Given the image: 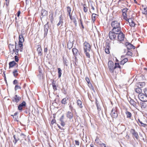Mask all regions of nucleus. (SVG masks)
<instances>
[{
    "label": "nucleus",
    "mask_w": 147,
    "mask_h": 147,
    "mask_svg": "<svg viewBox=\"0 0 147 147\" xmlns=\"http://www.w3.org/2000/svg\"><path fill=\"white\" fill-rule=\"evenodd\" d=\"M147 95L143 93H140L138 95V97L139 99L142 102L147 101Z\"/></svg>",
    "instance_id": "nucleus-1"
},
{
    "label": "nucleus",
    "mask_w": 147,
    "mask_h": 147,
    "mask_svg": "<svg viewBox=\"0 0 147 147\" xmlns=\"http://www.w3.org/2000/svg\"><path fill=\"white\" fill-rule=\"evenodd\" d=\"M108 68L110 72L113 73L114 71V63L112 61H109L108 63Z\"/></svg>",
    "instance_id": "nucleus-2"
},
{
    "label": "nucleus",
    "mask_w": 147,
    "mask_h": 147,
    "mask_svg": "<svg viewBox=\"0 0 147 147\" xmlns=\"http://www.w3.org/2000/svg\"><path fill=\"white\" fill-rule=\"evenodd\" d=\"M84 52L90 51V46L89 44L86 42L84 43Z\"/></svg>",
    "instance_id": "nucleus-3"
},
{
    "label": "nucleus",
    "mask_w": 147,
    "mask_h": 147,
    "mask_svg": "<svg viewBox=\"0 0 147 147\" xmlns=\"http://www.w3.org/2000/svg\"><path fill=\"white\" fill-rule=\"evenodd\" d=\"M116 34L112 31H110L109 34V36L110 39L112 40H114L116 38Z\"/></svg>",
    "instance_id": "nucleus-4"
},
{
    "label": "nucleus",
    "mask_w": 147,
    "mask_h": 147,
    "mask_svg": "<svg viewBox=\"0 0 147 147\" xmlns=\"http://www.w3.org/2000/svg\"><path fill=\"white\" fill-rule=\"evenodd\" d=\"M130 132L132 135V136L133 138H135L137 140L138 139L139 137L138 133L134 129H131L130 130Z\"/></svg>",
    "instance_id": "nucleus-5"
},
{
    "label": "nucleus",
    "mask_w": 147,
    "mask_h": 147,
    "mask_svg": "<svg viewBox=\"0 0 147 147\" xmlns=\"http://www.w3.org/2000/svg\"><path fill=\"white\" fill-rule=\"evenodd\" d=\"M111 25L113 28L120 26V22L117 21H113L111 22Z\"/></svg>",
    "instance_id": "nucleus-6"
},
{
    "label": "nucleus",
    "mask_w": 147,
    "mask_h": 147,
    "mask_svg": "<svg viewBox=\"0 0 147 147\" xmlns=\"http://www.w3.org/2000/svg\"><path fill=\"white\" fill-rule=\"evenodd\" d=\"M111 31H113V32L115 33V34H117V35L119 33L122 32L121 28L120 26L118 27L117 28H113Z\"/></svg>",
    "instance_id": "nucleus-7"
},
{
    "label": "nucleus",
    "mask_w": 147,
    "mask_h": 147,
    "mask_svg": "<svg viewBox=\"0 0 147 147\" xmlns=\"http://www.w3.org/2000/svg\"><path fill=\"white\" fill-rule=\"evenodd\" d=\"M117 39L118 40L120 41H122L124 40L125 35L122 32L119 33L117 34Z\"/></svg>",
    "instance_id": "nucleus-8"
},
{
    "label": "nucleus",
    "mask_w": 147,
    "mask_h": 147,
    "mask_svg": "<svg viewBox=\"0 0 147 147\" xmlns=\"http://www.w3.org/2000/svg\"><path fill=\"white\" fill-rule=\"evenodd\" d=\"M77 18V16L75 14L70 17V19L74 24L75 26L77 25V22L76 18Z\"/></svg>",
    "instance_id": "nucleus-9"
},
{
    "label": "nucleus",
    "mask_w": 147,
    "mask_h": 147,
    "mask_svg": "<svg viewBox=\"0 0 147 147\" xmlns=\"http://www.w3.org/2000/svg\"><path fill=\"white\" fill-rule=\"evenodd\" d=\"M111 114L112 117L113 118H116L118 116L117 112L115 109H112Z\"/></svg>",
    "instance_id": "nucleus-10"
},
{
    "label": "nucleus",
    "mask_w": 147,
    "mask_h": 147,
    "mask_svg": "<svg viewBox=\"0 0 147 147\" xmlns=\"http://www.w3.org/2000/svg\"><path fill=\"white\" fill-rule=\"evenodd\" d=\"M125 45L128 50H130L131 49H134L135 48L134 46L129 42H126L125 44Z\"/></svg>",
    "instance_id": "nucleus-11"
},
{
    "label": "nucleus",
    "mask_w": 147,
    "mask_h": 147,
    "mask_svg": "<svg viewBox=\"0 0 147 147\" xmlns=\"http://www.w3.org/2000/svg\"><path fill=\"white\" fill-rule=\"evenodd\" d=\"M21 99V97L17 95H16L13 98L12 101L18 103Z\"/></svg>",
    "instance_id": "nucleus-12"
},
{
    "label": "nucleus",
    "mask_w": 147,
    "mask_h": 147,
    "mask_svg": "<svg viewBox=\"0 0 147 147\" xmlns=\"http://www.w3.org/2000/svg\"><path fill=\"white\" fill-rule=\"evenodd\" d=\"M26 102L24 101L22 102L20 104L18 107V109L20 111H22V109L25 107L26 106Z\"/></svg>",
    "instance_id": "nucleus-13"
},
{
    "label": "nucleus",
    "mask_w": 147,
    "mask_h": 147,
    "mask_svg": "<svg viewBox=\"0 0 147 147\" xmlns=\"http://www.w3.org/2000/svg\"><path fill=\"white\" fill-rule=\"evenodd\" d=\"M49 25L48 23H47L45 25H44V36H46L47 34L49 28Z\"/></svg>",
    "instance_id": "nucleus-14"
},
{
    "label": "nucleus",
    "mask_w": 147,
    "mask_h": 147,
    "mask_svg": "<svg viewBox=\"0 0 147 147\" xmlns=\"http://www.w3.org/2000/svg\"><path fill=\"white\" fill-rule=\"evenodd\" d=\"M19 48H17V43L15 42V49L13 48V52H15V54L16 55H18V51H19Z\"/></svg>",
    "instance_id": "nucleus-15"
},
{
    "label": "nucleus",
    "mask_w": 147,
    "mask_h": 147,
    "mask_svg": "<svg viewBox=\"0 0 147 147\" xmlns=\"http://www.w3.org/2000/svg\"><path fill=\"white\" fill-rule=\"evenodd\" d=\"M41 15L43 18L44 16H46L47 14V11L44 9H42L41 11Z\"/></svg>",
    "instance_id": "nucleus-16"
},
{
    "label": "nucleus",
    "mask_w": 147,
    "mask_h": 147,
    "mask_svg": "<svg viewBox=\"0 0 147 147\" xmlns=\"http://www.w3.org/2000/svg\"><path fill=\"white\" fill-rule=\"evenodd\" d=\"M64 118V116L63 115H62L60 118V121H61V124L63 126H64L65 125V123L63 121V119Z\"/></svg>",
    "instance_id": "nucleus-17"
},
{
    "label": "nucleus",
    "mask_w": 147,
    "mask_h": 147,
    "mask_svg": "<svg viewBox=\"0 0 147 147\" xmlns=\"http://www.w3.org/2000/svg\"><path fill=\"white\" fill-rule=\"evenodd\" d=\"M37 51L38 54L40 55H42V50L40 46L39 45H38L37 46Z\"/></svg>",
    "instance_id": "nucleus-18"
},
{
    "label": "nucleus",
    "mask_w": 147,
    "mask_h": 147,
    "mask_svg": "<svg viewBox=\"0 0 147 147\" xmlns=\"http://www.w3.org/2000/svg\"><path fill=\"white\" fill-rule=\"evenodd\" d=\"M145 85V84L144 82H139L137 84V87L141 88L144 86Z\"/></svg>",
    "instance_id": "nucleus-19"
},
{
    "label": "nucleus",
    "mask_w": 147,
    "mask_h": 147,
    "mask_svg": "<svg viewBox=\"0 0 147 147\" xmlns=\"http://www.w3.org/2000/svg\"><path fill=\"white\" fill-rule=\"evenodd\" d=\"M16 64L17 65V66L18 65L14 61L10 62L9 63V67H12Z\"/></svg>",
    "instance_id": "nucleus-20"
},
{
    "label": "nucleus",
    "mask_w": 147,
    "mask_h": 147,
    "mask_svg": "<svg viewBox=\"0 0 147 147\" xmlns=\"http://www.w3.org/2000/svg\"><path fill=\"white\" fill-rule=\"evenodd\" d=\"M61 16L59 17V23L57 24V26H59L61 25V26H62L63 23V21L62 19H61Z\"/></svg>",
    "instance_id": "nucleus-21"
},
{
    "label": "nucleus",
    "mask_w": 147,
    "mask_h": 147,
    "mask_svg": "<svg viewBox=\"0 0 147 147\" xmlns=\"http://www.w3.org/2000/svg\"><path fill=\"white\" fill-rule=\"evenodd\" d=\"M73 114L72 113L69 111H68L67 112V117L69 119H71L73 117Z\"/></svg>",
    "instance_id": "nucleus-22"
},
{
    "label": "nucleus",
    "mask_w": 147,
    "mask_h": 147,
    "mask_svg": "<svg viewBox=\"0 0 147 147\" xmlns=\"http://www.w3.org/2000/svg\"><path fill=\"white\" fill-rule=\"evenodd\" d=\"M24 41L23 36L19 35V42H23Z\"/></svg>",
    "instance_id": "nucleus-23"
},
{
    "label": "nucleus",
    "mask_w": 147,
    "mask_h": 147,
    "mask_svg": "<svg viewBox=\"0 0 147 147\" xmlns=\"http://www.w3.org/2000/svg\"><path fill=\"white\" fill-rule=\"evenodd\" d=\"M50 20L51 21V23H52L54 20V17L53 16V13H51L50 14L49 16Z\"/></svg>",
    "instance_id": "nucleus-24"
},
{
    "label": "nucleus",
    "mask_w": 147,
    "mask_h": 147,
    "mask_svg": "<svg viewBox=\"0 0 147 147\" xmlns=\"http://www.w3.org/2000/svg\"><path fill=\"white\" fill-rule=\"evenodd\" d=\"M129 102L130 104L131 105H132L134 107L136 106V103L132 99H131Z\"/></svg>",
    "instance_id": "nucleus-25"
},
{
    "label": "nucleus",
    "mask_w": 147,
    "mask_h": 147,
    "mask_svg": "<svg viewBox=\"0 0 147 147\" xmlns=\"http://www.w3.org/2000/svg\"><path fill=\"white\" fill-rule=\"evenodd\" d=\"M109 45H107L105 48V53L108 54L110 53V51L109 50Z\"/></svg>",
    "instance_id": "nucleus-26"
},
{
    "label": "nucleus",
    "mask_w": 147,
    "mask_h": 147,
    "mask_svg": "<svg viewBox=\"0 0 147 147\" xmlns=\"http://www.w3.org/2000/svg\"><path fill=\"white\" fill-rule=\"evenodd\" d=\"M77 103L78 105V106L80 108H82L83 107V106L82 105V102L80 100H78L77 101Z\"/></svg>",
    "instance_id": "nucleus-27"
},
{
    "label": "nucleus",
    "mask_w": 147,
    "mask_h": 147,
    "mask_svg": "<svg viewBox=\"0 0 147 147\" xmlns=\"http://www.w3.org/2000/svg\"><path fill=\"white\" fill-rule=\"evenodd\" d=\"M58 77L59 78H60L61 76V75L62 74L61 72L62 70L60 68H58Z\"/></svg>",
    "instance_id": "nucleus-28"
},
{
    "label": "nucleus",
    "mask_w": 147,
    "mask_h": 147,
    "mask_svg": "<svg viewBox=\"0 0 147 147\" xmlns=\"http://www.w3.org/2000/svg\"><path fill=\"white\" fill-rule=\"evenodd\" d=\"M135 91L136 93H139V94L140 93H142L141 92H142V90L140 88L138 87L137 88H136L135 89Z\"/></svg>",
    "instance_id": "nucleus-29"
},
{
    "label": "nucleus",
    "mask_w": 147,
    "mask_h": 147,
    "mask_svg": "<svg viewBox=\"0 0 147 147\" xmlns=\"http://www.w3.org/2000/svg\"><path fill=\"white\" fill-rule=\"evenodd\" d=\"M72 51L74 55H76L78 54V50L76 48H73L72 49Z\"/></svg>",
    "instance_id": "nucleus-30"
},
{
    "label": "nucleus",
    "mask_w": 147,
    "mask_h": 147,
    "mask_svg": "<svg viewBox=\"0 0 147 147\" xmlns=\"http://www.w3.org/2000/svg\"><path fill=\"white\" fill-rule=\"evenodd\" d=\"M63 61L64 65L67 66L68 61L66 58H65L64 57H63Z\"/></svg>",
    "instance_id": "nucleus-31"
},
{
    "label": "nucleus",
    "mask_w": 147,
    "mask_h": 147,
    "mask_svg": "<svg viewBox=\"0 0 147 147\" xmlns=\"http://www.w3.org/2000/svg\"><path fill=\"white\" fill-rule=\"evenodd\" d=\"M68 98H63L61 101V103L62 104H65L67 103V101L68 100Z\"/></svg>",
    "instance_id": "nucleus-32"
},
{
    "label": "nucleus",
    "mask_w": 147,
    "mask_h": 147,
    "mask_svg": "<svg viewBox=\"0 0 147 147\" xmlns=\"http://www.w3.org/2000/svg\"><path fill=\"white\" fill-rule=\"evenodd\" d=\"M127 117V118H130L131 116V114L129 111H126L125 112Z\"/></svg>",
    "instance_id": "nucleus-33"
},
{
    "label": "nucleus",
    "mask_w": 147,
    "mask_h": 147,
    "mask_svg": "<svg viewBox=\"0 0 147 147\" xmlns=\"http://www.w3.org/2000/svg\"><path fill=\"white\" fill-rule=\"evenodd\" d=\"M13 76L15 77H16L18 75V71L17 70V69H15L13 70Z\"/></svg>",
    "instance_id": "nucleus-34"
},
{
    "label": "nucleus",
    "mask_w": 147,
    "mask_h": 147,
    "mask_svg": "<svg viewBox=\"0 0 147 147\" xmlns=\"http://www.w3.org/2000/svg\"><path fill=\"white\" fill-rule=\"evenodd\" d=\"M96 14L95 13H92V16L91 19L93 22H94L95 20L96 16Z\"/></svg>",
    "instance_id": "nucleus-35"
},
{
    "label": "nucleus",
    "mask_w": 147,
    "mask_h": 147,
    "mask_svg": "<svg viewBox=\"0 0 147 147\" xmlns=\"http://www.w3.org/2000/svg\"><path fill=\"white\" fill-rule=\"evenodd\" d=\"M13 137L14 140V141H13V142H14L15 144H16L19 139L18 137H16V136L15 135H14Z\"/></svg>",
    "instance_id": "nucleus-36"
},
{
    "label": "nucleus",
    "mask_w": 147,
    "mask_h": 147,
    "mask_svg": "<svg viewBox=\"0 0 147 147\" xmlns=\"http://www.w3.org/2000/svg\"><path fill=\"white\" fill-rule=\"evenodd\" d=\"M67 48L69 49H70L73 46V45L71 42H68L67 43Z\"/></svg>",
    "instance_id": "nucleus-37"
},
{
    "label": "nucleus",
    "mask_w": 147,
    "mask_h": 147,
    "mask_svg": "<svg viewBox=\"0 0 147 147\" xmlns=\"http://www.w3.org/2000/svg\"><path fill=\"white\" fill-rule=\"evenodd\" d=\"M23 42H18V44L17 45V48H23V45L22 44Z\"/></svg>",
    "instance_id": "nucleus-38"
},
{
    "label": "nucleus",
    "mask_w": 147,
    "mask_h": 147,
    "mask_svg": "<svg viewBox=\"0 0 147 147\" xmlns=\"http://www.w3.org/2000/svg\"><path fill=\"white\" fill-rule=\"evenodd\" d=\"M96 105L97 107L98 110V111H100L101 109V108L100 105H99V104L98 103V102L97 100H96Z\"/></svg>",
    "instance_id": "nucleus-39"
},
{
    "label": "nucleus",
    "mask_w": 147,
    "mask_h": 147,
    "mask_svg": "<svg viewBox=\"0 0 147 147\" xmlns=\"http://www.w3.org/2000/svg\"><path fill=\"white\" fill-rule=\"evenodd\" d=\"M132 55L133 53L132 52L129 51V50H128V51L127 52L126 55L128 56H131Z\"/></svg>",
    "instance_id": "nucleus-40"
},
{
    "label": "nucleus",
    "mask_w": 147,
    "mask_h": 147,
    "mask_svg": "<svg viewBox=\"0 0 147 147\" xmlns=\"http://www.w3.org/2000/svg\"><path fill=\"white\" fill-rule=\"evenodd\" d=\"M83 9L84 11L85 12H87L88 11L87 7H86V4H84L83 5Z\"/></svg>",
    "instance_id": "nucleus-41"
},
{
    "label": "nucleus",
    "mask_w": 147,
    "mask_h": 147,
    "mask_svg": "<svg viewBox=\"0 0 147 147\" xmlns=\"http://www.w3.org/2000/svg\"><path fill=\"white\" fill-rule=\"evenodd\" d=\"M25 31L24 29H22L21 31V32L20 33H19V35H22V36H23L25 34Z\"/></svg>",
    "instance_id": "nucleus-42"
},
{
    "label": "nucleus",
    "mask_w": 147,
    "mask_h": 147,
    "mask_svg": "<svg viewBox=\"0 0 147 147\" xmlns=\"http://www.w3.org/2000/svg\"><path fill=\"white\" fill-rule=\"evenodd\" d=\"M147 7H145L144 8V10L143 11L142 13L145 15L147 14Z\"/></svg>",
    "instance_id": "nucleus-43"
},
{
    "label": "nucleus",
    "mask_w": 147,
    "mask_h": 147,
    "mask_svg": "<svg viewBox=\"0 0 147 147\" xmlns=\"http://www.w3.org/2000/svg\"><path fill=\"white\" fill-rule=\"evenodd\" d=\"M131 23H130L129 25L131 27H134L135 25L134 22L133 20H131Z\"/></svg>",
    "instance_id": "nucleus-44"
},
{
    "label": "nucleus",
    "mask_w": 147,
    "mask_h": 147,
    "mask_svg": "<svg viewBox=\"0 0 147 147\" xmlns=\"http://www.w3.org/2000/svg\"><path fill=\"white\" fill-rule=\"evenodd\" d=\"M123 13V16L124 17V19L127 21V14L126 13Z\"/></svg>",
    "instance_id": "nucleus-45"
},
{
    "label": "nucleus",
    "mask_w": 147,
    "mask_h": 147,
    "mask_svg": "<svg viewBox=\"0 0 147 147\" xmlns=\"http://www.w3.org/2000/svg\"><path fill=\"white\" fill-rule=\"evenodd\" d=\"M86 82H87V83L88 84H91L90 83V80H89V78L88 77H86Z\"/></svg>",
    "instance_id": "nucleus-46"
},
{
    "label": "nucleus",
    "mask_w": 147,
    "mask_h": 147,
    "mask_svg": "<svg viewBox=\"0 0 147 147\" xmlns=\"http://www.w3.org/2000/svg\"><path fill=\"white\" fill-rule=\"evenodd\" d=\"M53 88L54 91H56L57 90V86L55 84L52 86Z\"/></svg>",
    "instance_id": "nucleus-47"
},
{
    "label": "nucleus",
    "mask_w": 147,
    "mask_h": 147,
    "mask_svg": "<svg viewBox=\"0 0 147 147\" xmlns=\"http://www.w3.org/2000/svg\"><path fill=\"white\" fill-rule=\"evenodd\" d=\"M21 88L18 85H16L15 87V90H16L18 89H21Z\"/></svg>",
    "instance_id": "nucleus-48"
},
{
    "label": "nucleus",
    "mask_w": 147,
    "mask_h": 147,
    "mask_svg": "<svg viewBox=\"0 0 147 147\" xmlns=\"http://www.w3.org/2000/svg\"><path fill=\"white\" fill-rule=\"evenodd\" d=\"M87 52L88 51L84 52V53H85L87 57L89 58L90 57V55L89 53Z\"/></svg>",
    "instance_id": "nucleus-49"
},
{
    "label": "nucleus",
    "mask_w": 147,
    "mask_h": 147,
    "mask_svg": "<svg viewBox=\"0 0 147 147\" xmlns=\"http://www.w3.org/2000/svg\"><path fill=\"white\" fill-rule=\"evenodd\" d=\"M128 9L127 8H125L123 9L122 10V13H126Z\"/></svg>",
    "instance_id": "nucleus-50"
},
{
    "label": "nucleus",
    "mask_w": 147,
    "mask_h": 147,
    "mask_svg": "<svg viewBox=\"0 0 147 147\" xmlns=\"http://www.w3.org/2000/svg\"><path fill=\"white\" fill-rule=\"evenodd\" d=\"M71 8L70 7H69V6H68L67 7V12L68 13V12H71Z\"/></svg>",
    "instance_id": "nucleus-51"
},
{
    "label": "nucleus",
    "mask_w": 147,
    "mask_h": 147,
    "mask_svg": "<svg viewBox=\"0 0 147 147\" xmlns=\"http://www.w3.org/2000/svg\"><path fill=\"white\" fill-rule=\"evenodd\" d=\"M99 144L102 147L103 146L104 147H107L106 145L105 144L103 143H99Z\"/></svg>",
    "instance_id": "nucleus-52"
},
{
    "label": "nucleus",
    "mask_w": 147,
    "mask_h": 147,
    "mask_svg": "<svg viewBox=\"0 0 147 147\" xmlns=\"http://www.w3.org/2000/svg\"><path fill=\"white\" fill-rule=\"evenodd\" d=\"M15 60L16 62H18L19 61V59L18 58V57L16 55L15 56Z\"/></svg>",
    "instance_id": "nucleus-53"
},
{
    "label": "nucleus",
    "mask_w": 147,
    "mask_h": 147,
    "mask_svg": "<svg viewBox=\"0 0 147 147\" xmlns=\"http://www.w3.org/2000/svg\"><path fill=\"white\" fill-rule=\"evenodd\" d=\"M69 107L70 109L71 110V111H72L73 110V107L71 103H70V104L69 106Z\"/></svg>",
    "instance_id": "nucleus-54"
},
{
    "label": "nucleus",
    "mask_w": 147,
    "mask_h": 147,
    "mask_svg": "<svg viewBox=\"0 0 147 147\" xmlns=\"http://www.w3.org/2000/svg\"><path fill=\"white\" fill-rule=\"evenodd\" d=\"M118 65H119V63H115V65L114 67V69L118 67Z\"/></svg>",
    "instance_id": "nucleus-55"
},
{
    "label": "nucleus",
    "mask_w": 147,
    "mask_h": 147,
    "mask_svg": "<svg viewBox=\"0 0 147 147\" xmlns=\"http://www.w3.org/2000/svg\"><path fill=\"white\" fill-rule=\"evenodd\" d=\"M75 142L76 144L78 146L80 144V142L78 140H75Z\"/></svg>",
    "instance_id": "nucleus-56"
},
{
    "label": "nucleus",
    "mask_w": 147,
    "mask_h": 147,
    "mask_svg": "<svg viewBox=\"0 0 147 147\" xmlns=\"http://www.w3.org/2000/svg\"><path fill=\"white\" fill-rule=\"evenodd\" d=\"M144 92L145 93V94L147 95V88H145L144 90Z\"/></svg>",
    "instance_id": "nucleus-57"
},
{
    "label": "nucleus",
    "mask_w": 147,
    "mask_h": 147,
    "mask_svg": "<svg viewBox=\"0 0 147 147\" xmlns=\"http://www.w3.org/2000/svg\"><path fill=\"white\" fill-rule=\"evenodd\" d=\"M73 11L72 13H73ZM67 15H69V16L70 18L71 17V16H72L73 15H72V13L71 14V12H68L67 14Z\"/></svg>",
    "instance_id": "nucleus-58"
},
{
    "label": "nucleus",
    "mask_w": 147,
    "mask_h": 147,
    "mask_svg": "<svg viewBox=\"0 0 147 147\" xmlns=\"http://www.w3.org/2000/svg\"><path fill=\"white\" fill-rule=\"evenodd\" d=\"M125 63L123 60L121 61L120 63V64L121 65H123Z\"/></svg>",
    "instance_id": "nucleus-59"
},
{
    "label": "nucleus",
    "mask_w": 147,
    "mask_h": 147,
    "mask_svg": "<svg viewBox=\"0 0 147 147\" xmlns=\"http://www.w3.org/2000/svg\"><path fill=\"white\" fill-rule=\"evenodd\" d=\"M18 83V81L17 80H15L13 82V84H17Z\"/></svg>",
    "instance_id": "nucleus-60"
},
{
    "label": "nucleus",
    "mask_w": 147,
    "mask_h": 147,
    "mask_svg": "<svg viewBox=\"0 0 147 147\" xmlns=\"http://www.w3.org/2000/svg\"><path fill=\"white\" fill-rule=\"evenodd\" d=\"M123 61L125 62V63H126L128 61V59L127 58H126L123 59Z\"/></svg>",
    "instance_id": "nucleus-61"
},
{
    "label": "nucleus",
    "mask_w": 147,
    "mask_h": 147,
    "mask_svg": "<svg viewBox=\"0 0 147 147\" xmlns=\"http://www.w3.org/2000/svg\"><path fill=\"white\" fill-rule=\"evenodd\" d=\"M55 122V120L54 119H52L51 121V123L52 124H53Z\"/></svg>",
    "instance_id": "nucleus-62"
},
{
    "label": "nucleus",
    "mask_w": 147,
    "mask_h": 147,
    "mask_svg": "<svg viewBox=\"0 0 147 147\" xmlns=\"http://www.w3.org/2000/svg\"><path fill=\"white\" fill-rule=\"evenodd\" d=\"M56 84L55 82L54 81V80H52V86L55 85Z\"/></svg>",
    "instance_id": "nucleus-63"
},
{
    "label": "nucleus",
    "mask_w": 147,
    "mask_h": 147,
    "mask_svg": "<svg viewBox=\"0 0 147 147\" xmlns=\"http://www.w3.org/2000/svg\"><path fill=\"white\" fill-rule=\"evenodd\" d=\"M20 136L22 137L23 138H25V136L23 134H21Z\"/></svg>",
    "instance_id": "nucleus-64"
}]
</instances>
